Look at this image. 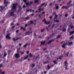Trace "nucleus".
Wrapping results in <instances>:
<instances>
[{"label": "nucleus", "mask_w": 74, "mask_h": 74, "mask_svg": "<svg viewBox=\"0 0 74 74\" xmlns=\"http://www.w3.org/2000/svg\"><path fill=\"white\" fill-rule=\"evenodd\" d=\"M39 56H40V55H38L36 56L35 58V60H36L37 59H38V58H39Z\"/></svg>", "instance_id": "a878e982"}, {"label": "nucleus", "mask_w": 74, "mask_h": 74, "mask_svg": "<svg viewBox=\"0 0 74 74\" xmlns=\"http://www.w3.org/2000/svg\"><path fill=\"white\" fill-rule=\"evenodd\" d=\"M62 47L63 48H66V47H66V45L64 43L62 45Z\"/></svg>", "instance_id": "a211bd4d"}, {"label": "nucleus", "mask_w": 74, "mask_h": 74, "mask_svg": "<svg viewBox=\"0 0 74 74\" xmlns=\"http://www.w3.org/2000/svg\"><path fill=\"white\" fill-rule=\"evenodd\" d=\"M55 34H52L50 36V37H53V36L54 35H55Z\"/></svg>", "instance_id": "79ce46f5"}, {"label": "nucleus", "mask_w": 74, "mask_h": 74, "mask_svg": "<svg viewBox=\"0 0 74 74\" xmlns=\"http://www.w3.org/2000/svg\"><path fill=\"white\" fill-rule=\"evenodd\" d=\"M39 0H35L34 1V2L35 3H38L39 2Z\"/></svg>", "instance_id": "aec40b11"}, {"label": "nucleus", "mask_w": 74, "mask_h": 74, "mask_svg": "<svg viewBox=\"0 0 74 74\" xmlns=\"http://www.w3.org/2000/svg\"><path fill=\"white\" fill-rule=\"evenodd\" d=\"M66 45H69V44H67V42H66V43H64Z\"/></svg>", "instance_id": "603ef678"}, {"label": "nucleus", "mask_w": 74, "mask_h": 74, "mask_svg": "<svg viewBox=\"0 0 74 74\" xmlns=\"http://www.w3.org/2000/svg\"><path fill=\"white\" fill-rule=\"evenodd\" d=\"M5 72L4 71H3L1 73V74H5Z\"/></svg>", "instance_id": "6e6d98bb"}, {"label": "nucleus", "mask_w": 74, "mask_h": 74, "mask_svg": "<svg viewBox=\"0 0 74 74\" xmlns=\"http://www.w3.org/2000/svg\"><path fill=\"white\" fill-rule=\"evenodd\" d=\"M31 11H32V12L33 13V12H34V10H32Z\"/></svg>", "instance_id": "69168bd1"}, {"label": "nucleus", "mask_w": 74, "mask_h": 74, "mask_svg": "<svg viewBox=\"0 0 74 74\" xmlns=\"http://www.w3.org/2000/svg\"><path fill=\"white\" fill-rule=\"evenodd\" d=\"M73 37H74V36H72L70 37L69 39H73V38H74Z\"/></svg>", "instance_id": "72a5a7b5"}, {"label": "nucleus", "mask_w": 74, "mask_h": 74, "mask_svg": "<svg viewBox=\"0 0 74 74\" xmlns=\"http://www.w3.org/2000/svg\"><path fill=\"white\" fill-rule=\"evenodd\" d=\"M29 2H26V5L27 6H29Z\"/></svg>", "instance_id": "2f4dec72"}, {"label": "nucleus", "mask_w": 74, "mask_h": 74, "mask_svg": "<svg viewBox=\"0 0 74 74\" xmlns=\"http://www.w3.org/2000/svg\"><path fill=\"white\" fill-rule=\"evenodd\" d=\"M45 5V3H43L42 4H41V6L42 7L44 5Z\"/></svg>", "instance_id": "09e8293b"}, {"label": "nucleus", "mask_w": 74, "mask_h": 74, "mask_svg": "<svg viewBox=\"0 0 74 74\" xmlns=\"http://www.w3.org/2000/svg\"><path fill=\"white\" fill-rule=\"evenodd\" d=\"M53 66H54V64L52 65L51 66H49V64L47 65V67L48 69L49 70V69H51V67H53Z\"/></svg>", "instance_id": "423d86ee"}, {"label": "nucleus", "mask_w": 74, "mask_h": 74, "mask_svg": "<svg viewBox=\"0 0 74 74\" xmlns=\"http://www.w3.org/2000/svg\"><path fill=\"white\" fill-rule=\"evenodd\" d=\"M29 51H26L27 54H29Z\"/></svg>", "instance_id": "5fc2aeb1"}, {"label": "nucleus", "mask_w": 74, "mask_h": 74, "mask_svg": "<svg viewBox=\"0 0 74 74\" xmlns=\"http://www.w3.org/2000/svg\"><path fill=\"white\" fill-rule=\"evenodd\" d=\"M36 21H37V20H35V21H34V22H35V23H34V22H33V21H30V24L31 25H32V23H33V24H34V25H36V23H36Z\"/></svg>", "instance_id": "39448f33"}, {"label": "nucleus", "mask_w": 74, "mask_h": 74, "mask_svg": "<svg viewBox=\"0 0 74 74\" xmlns=\"http://www.w3.org/2000/svg\"><path fill=\"white\" fill-rule=\"evenodd\" d=\"M65 6H63L61 8V9H63L64 8H65Z\"/></svg>", "instance_id": "a19ab883"}, {"label": "nucleus", "mask_w": 74, "mask_h": 74, "mask_svg": "<svg viewBox=\"0 0 74 74\" xmlns=\"http://www.w3.org/2000/svg\"><path fill=\"white\" fill-rule=\"evenodd\" d=\"M35 66V64H32L31 65V67H33Z\"/></svg>", "instance_id": "dca6fc26"}, {"label": "nucleus", "mask_w": 74, "mask_h": 74, "mask_svg": "<svg viewBox=\"0 0 74 74\" xmlns=\"http://www.w3.org/2000/svg\"><path fill=\"white\" fill-rule=\"evenodd\" d=\"M65 69L66 70H67V67L68 66V65H65Z\"/></svg>", "instance_id": "8fccbe9b"}, {"label": "nucleus", "mask_w": 74, "mask_h": 74, "mask_svg": "<svg viewBox=\"0 0 74 74\" xmlns=\"http://www.w3.org/2000/svg\"><path fill=\"white\" fill-rule=\"evenodd\" d=\"M58 17V15L56 14L55 15V17H54V19H57V18Z\"/></svg>", "instance_id": "b1692460"}, {"label": "nucleus", "mask_w": 74, "mask_h": 74, "mask_svg": "<svg viewBox=\"0 0 74 74\" xmlns=\"http://www.w3.org/2000/svg\"><path fill=\"white\" fill-rule=\"evenodd\" d=\"M49 18L50 19H52V16H50L49 17Z\"/></svg>", "instance_id": "0e129e2a"}, {"label": "nucleus", "mask_w": 74, "mask_h": 74, "mask_svg": "<svg viewBox=\"0 0 74 74\" xmlns=\"http://www.w3.org/2000/svg\"><path fill=\"white\" fill-rule=\"evenodd\" d=\"M44 31H45V29H41L40 32L42 33V32H44Z\"/></svg>", "instance_id": "7c9ffc66"}, {"label": "nucleus", "mask_w": 74, "mask_h": 74, "mask_svg": "<svg viewBox=\"0 0 74 74\" xmlns=\"http://www.w3.org/2000/svg\"><path fill=\"white\" fill-rule=\"evenodd\" d=\"M30 4H33V2H32V1H30Z\"/></svg>", "instance_id": "338daca9"}, {"label": "nucleus", "mask_w": 74, "mask_h": 74, "mask_svg": "<svg viewBox=\"0 0 74 74\" xmlns=\"http://www.w3.org/2000/svg\"><path fill=\"white\" fill-rule=\"evenodd\" d=\"M28 57H29V56L28 55H27L26 56L23 57L24 59V60H26Z\"/></svg>", "instance_id": "9b49d317"}, {"label": "nucleus", "mask_w": 74, "mask_h": 74, "mask_svg": "<svg viewBox=\"0 0 74 74\" xmlns=\"http://www.w3.org/2000/svg\"><path fill=\"white\" fill-rule=\"evenodd\" d=\"M64 64L65 66L67 65V61H65Z\"/></svg>", "instance_id": "c85d7f7f"}, {"label": "nucleus", "mask_w": 74, "mask_h": 74, "mask_svg": "<svg viewBox=\"0 0 74 74\" xmlns=\"http://www.w3.org/2000/svg\"><path fill=\"white\" fill-rule=\"evenodd\" d=\"M0 8H1V9L2 10H3V9L5 8V7H4L3 8V7L2 6H1L0 7Z\"/></svg>", "instance_id": "ea45409f"}, {"label": "nucleus", "mask_w": 74, "mask_h": 74, "mask_svg": "<svg viewBox=\"0 0 74 74\" xmlns=\"http://www.w3.org/2000/svg\"><path fill=\"white\" fill-rule=\"evenodd\" d=\"M30 11V12H32V10L31 9H27L26 11V12H29Z\"/></svg>", "instance_id": "6ab92c4d"}, {"label": "nucleus", "mask_w": 74, "mask_h": 74, "mask_svg": "<svg viewBox=\"0 0 74 74\" xmlns=\"http://www.w3.org/2000/svg\"><path fill=\"white\" fill-rule=\"evenodd\" d=\"M63 56H60L59 57V59H62V57H63Z\"/></svg>", "instance_id": "c9c22d12"}, {"label": "nucleus", "mask_w": 74, "mask_h": 74, "mask_svg": "<svg viewBox=\"0 0 74 74\" xmlns=\"http://www.w3.org/2000/svg\"><path fill=\"white\" fill-rule=\"evenodd\" d=\"M21 55H22L23 54H24V52L22 51L21 53Z\"/></svg>", "instance_id": "864d4df0"}, {"label": "nucleus", "mask_w": 74, "mask_h": 74, "mask_svg": "<svg viewBox=\"0 0 74 74\" xmlns=\"http://www.w3.org/2000/svg\"><path fill=\"white\" fill-rule=\"evenodd\" d=\"M23 8H26V6L23 5Z\"/></svg>", "instance_id": "4d7b16f0"}, {"label": "nucleus", "mask_w": 74, "mask_h": 74, "mask_svg": "<svg viewBox=\"0 0 74 74\" xmlns=\"http://www.w3.org/2000/svg\"><path fill=\"white\" fill-rule=\"evenodd\" d=\"M15 25H14L11 27V28L12 29H14V28H15Z\"/></svg>", "instance_id": "052dcab7"}, {"label": "nucleus", "mask_w": 74, "mask_h": 74, "mask_svg": "<svg viewBox=\"0 0 74 74\" xmlns=\"http://www.w3.org/2000/svg\"><path fill=\"white\" fill-rule=\"evenodd\" d=\"M68 45H73V43L72 42H68Z\"/></svg>", "instance_id": "2eb2a0df"}, {"label": "nucleus", "mask_w": 74, "mask_h": 74, "mask_svg": "<svg viewBox=\"0 0 74 74\" xmlns=\"http://www.w3.org/2000/svg\"><path fill=\"white\" fill-rule=\"evenodd\" d=\"M69 53L67 52V53L65 54V55H66L67 56H69Z\"/></svg>", "instance_id": "e433bc0d"}, {"label": "nucleus", "mask_w": 74, "mask_h": 74, "mask_svg": "<svg viewBox=\"0 0 74 74\" xmlns=\"http://www.w3.org/2000/svg\"><path fill=\"white\" fill-rule=\"evenodd\" d=\"M14 57H15V58H18L20 57L19 54V53H15L14 54Z\"/></svg>", "instance_id": "20e7f679"}, {"label": "nucleus", "mask_w": 74, "mask_h": 74, "mask_svg": "<svg viewBox=\"0 0 74 74\" xmlns=\"http://www.w3.org/2000/svg\"><path fill=\"white\" fill-rule=\"evenodd\" d=\"M38 12H40L41 11H43L44 10V8H42V9H39L38 10Z\"/></svg>", "instance_id": "ddd939ff"}, {"label": "nucleus", "mask_w": 74, "mask_h": 74, "mask_svg": "<svg viewBox=\"0 0 74 74\" xmlns=\"http://www.w3.org/2000/svg\"><path fill=\"white\" fill-rule=\"evenodd\" d=\"M7 4L8 3V2H6V0H4V4Z\"/></svg>", "instance_id": "f704fd0d"}, {"label": "nucleus", "mask_w": 74, "mask_h": 74, "mask_svg": "<svg viewBox=\"0 0 74 74\" xmlns=\"http://www.w3.org/2000/svg\"><path fill=\"white\" fill-rule=\"evenodd\" d=\"M47 49V47H46L45 48H44L43 49V51H45V50H46V49Z\"/></svg>", "instance_id": "bf43d9fd"}, {"label": "nucleus", "mask_w": 74, "mask_h": 74, "mask_svg": "<svg viewBox=\"0 0 74 74\" xmlns=\"http://www.w3.org/2000/svg\"><path fill=\"white\" fill-rule=\"evenodd\" d=\"M20 38H21V37L18 38L16 39H15V38H13V41H17V40H18V39H20Z\"/></svg>", "instance_id": "0eeeda50"}, {"label": "nucleus", "mask_w": 74, "mask_h": 74, "mask_svg": "<svg viewBox=\"0 0 74 74\" xmlns=\"http://www.w3.org/2000/svg\"><path fill=\"white\" fill-rule=\"evenodd\" d=\"M60 37H61V35H60H60H59L58 36L57 38H59Z\"/></svg>", "instance_id": "58836bf2"}, {"label": "nucleus", "mask_w": 74, "mask_h": 74, "mask_svg": "<svg viewBox=\"0 0 74 74\" xmlns=\"http://www.w3.org/2000/svg\"><path fill=\"white\" fill-rule=\"evenodd\" d=\"M29 55V57H32L33 56V55L32 54V53H30Z\"/></svg>", "instance_id": "473e14b6"}, {"label": "nucleus", "mask_w": 74, "mask_h": 74, "mask_svg": "<svg viewBox=\"0 0 74 74\" xmlns=\"http://www.w3.org/2000/svg\"><path fill=\"white\" fill-rule=\"evenodd\" d=\"M72 2V1L71 0H69V2L67 3V5H69Z\"/></svg>", "instance_id": "f8f14e48"}, {"label": "nucleus", "mask_w": 74, "mask_h": 74, "mask_svg": "<svg viewBox=\"0 0 74 74\" xmlns=\"http://www.w3.org/2000/svg\"><path fill=\"white\" fill-rule=\"evenodd\" d=\"M67 16H68V14H65V16L66 17H67Z\"/></svg>", "instance_id": "680f3d73"}, {"label": "nucleus", "mask_w": 74, "mask_h": 74, "mask_svg": "<svg viewBox=\"0 0 74 74\" xmlns=\"http://www.w3.org/2000/svg\"><path fill=\"white\" fill-rule=\"evenodd\" d=\"M10 34H8L6 36V38L7 39H9V40H10L11 39V37H10Z\"/></svg>", "instance_id": "7ed1b4c3"}, {"label": "nucleus", "mask_w": 74, "mask_h": 74, "mask_svg": "<svg viewBox=\"0 0 74 74\" xmlns=\"http://www.w3.org/2000/svg\"><path fill=\"white\" fill-rule=\"evenodd\" d=\"M56 12H53V13L52 14L53 15H56Z\"/></svg>", "instance_id": "a18cd8bd"}, {"label": "nucleus", "mask_w": 74, "mask_h": 74, "mask_svg": "<svg viewBox=\"0 0 74 74\" xmlns=\"http://www.w3.org/2000/svg\"><path fill=\"white\" fill-rule=\"evenodd\" d=\"M63 42H64V41H62V42H61V43H60L61 44H63Z\"/></svg>", "instance_id": "e2e57ef3"}, {"label": "nucleus", "mask_w": 74, "mask_h": 74, "mask_svg": "<svg viewBox=\"0 0 74 74\" xmlns=\"http://www.w3.org/2000/svg\"><path fill=\"white\" fill-rule=\"evenodd\" d=\"M53 62L54 63V64H58V62H56V60H54L53 61Z\"/></svg>", "instance_id": "cd10ccee"}, {"label": "nucleus", "mask_w": 74, "mask_h": 74, "mask_svg": "<svg viewBox=\"0 0 74 74\" xmlns=\"http://www.w3.org/2000/svg\"><path fill=\"white\" fill-rule=\"evenodd\" d=\"M47 21H46V19H44L42 21V22H44L45 23V22H46Z\"/></svg>", "instance_id": "c03bdc74"}, {"label": "nucleus", "mask_w": 74, "mask_h": 74, "mask_svg": "<svg viewBox=\"0 0 74 74\" xmlns=\"http://www.w3.org/2000/svg\"><path fill=\"white\" fill-rule=\"evenodd\" d=\"M45 41L44 42H43L42 41L40 42V46H41V45H44L45 44Z\"/></svg>", "instance_id": "6e6552de"}, {"label": "nucleus", "mask_w": 74, "mask_h": 74, "mask_svg": "<svg viewBox=\"0 0 74 74\" xmlns=\"http://www.w3.org/2000/svg\"><path fill=\"white\" fill-rule=\"evenodd\" d=\"M3 64L1 63V64H0V68H1V67H2V66H3ZM1 71V70L0 69V71Z\"/></svg>", "instance_id": "4c0bfd02"}, {"label": "nucleus", "mask_w": 74, "mask_h": 74, "mask_svg": "<svg viewBox=\"0 0 74 74\" xmlns=\"http://www.w3.org/2000/svg\"><path fill=\"white\" fill-rule=\"evenodd\" d=\"M20 48H18L17 50V52L18 53H21V51H20Z\"/></svg>", "instance_id": "5701e85b"}, {"label": "nucleus", "mask_w": 74, "mask_h": 74, "mask_svg": "<svg viewBox=\"0 0 74 74\" xmlns=\"http://www.w3.org/2000/svg\"><path fill=\"white\" fill-rule=\"evenodd\" d=\"M22 7L21 6L19 5L18 6V11L20 12L22 11Z\"/></svg>", "instance_id": "9d476101"}, {"label": "nucleus", "mask_w": 74, "mask_h": 74, "mask_svg": "<svg viewBox=\"0 0 74 74\" xmlns=\"http://www.w3.org/2000/svg\"><path fill=\"white\" fill-rule=\"evenodd\" d=\"M19 32V30H17L16 31V33H18Z\"/></svg>", "instance_id": "774afa93"}, {"label": "nucleus", "mask_w": 74, "mask_h": 74, "mask_svg": "<svg viewBox=\"0 0 74 74\" xmlns=\"http://www.w3.org/2000/svg\"><path fill=\"white\" fill-rule=\"evenodd\" d=\"M71 33L72 34H73V33H74V31H71V32H70L69 33Z\"/></svg>", "instance_id": "3c124183"}, {"label": "nucleus", "mask_w": 74, "mask_h": 74, "mask_svg": "<svg viewBox=\"0 0 74 74\" xmlns=\"http://www.w3.org/2000/svg\"><path fill=\"white\" fill-rule=\"evenodd\" d=\"M16 4L15 3H14L13 4V6L12 8V11H15L16 10Z\"/></svg>", "instance_id": "f257e3e1"}, {"label": "nucleus", "mask_w": 74, "mask_h": 74, "mask_svg": "<svg viewBox=\"0 0 74 74\" xmlns=\"http://www.w3.org/2000/svg\"><path fill=\"white\" fill-rule=\"evenodd\" d=\"M59 6L58 5L56 6L55 7V9H56V10H58L59 9Z\"/></svg>", "instance_id": "bb28decb"}, {"label": "nucleus", "mask_w": 74, "mask_h": 74, "mask_svg": "<svg viewBox=\"0 0 74 74\" xmlns=\"http://www.w3.org/2000/svg\"><path fill=\"white\" fill-rule=\"evenodd\" d=\"M14 11H13V12H11L9 13L10 16H12V15L13 14L14 12Z\"/></svg>", "instance_id": "4468645a"}, {"label": "nucleus", "mask_w": 74, "mask_h": 74, "mask_svg": "<svg viewBox=\"0 0 74 74\" xmlns=\"http://www.w3.org/2000/svg\"><path fill=\"white\" fill-rule=\"evenodd\" d=\"M7 54L5 53V52H4L3 57H5L7 56Z\"/></svg>", "instance_id": "4be33fe9"}, {"label": "nucleus", "mask_w": 74, "mask_h": 74, "mask_svg": "<svg viewBox=\"0 0 74 74\" xmlns=\"http://www.w3.org/2000/svg\"><path fill=\"white\" fill-rule=\"evenodd\" d=\"M54 21L55 22H59V20H55Z\"/></svg>", "instance_id": "37998d69"}, {"label": "nucleus", "mask_w": 74, "mask_h": 74, "mask_svg": "<svg viewBox=\"0 0 74 74\" xmlns=\"http://www.w3.org/2000/svg\"><path fill=\"white\" fill-rule=\"evenodd\" d=\"M28 45V43H27L25 45H24V48H26L27 47V45Z\"/></svg>", "instance_id": "c756f323"}, {"label": "nucleus", "mask_w": 74, "mask_h": 74, "mask_svg": "<svg viewBox=\"0 0 74 74\" xmlns=\"http://www.w3.org/2000/svg\"><path fill=\"white\" fill-rule=\"evenodd\" d=\"M48 63V61H47L46 62H43V64H46V63Z\"/></svg>", "instance_id": "49530a36"}, {"label": "nucleus", "mask_w": 74, "mask_h": 74, "mask_svg": "<svg viewBox=\"0 0 74 74\" xmlns=\"http://www.w3.org/2000/svg\"><path fill=\"white\" fill-rule=\"evenodd\" d=\"M51 40L50 41H49L48 42L46 43V44H49L50 43H51V42H52V41H53L54 40Z\"/></svg>", "instance_id": "1a4fd4ad"}, {"label": "nucleus", "mask_w": 74, "mask_h": 74, "mask_svg": "<svg viewBox=\"0 0 74 74\" xmlns=\"http://www.w3.org/2000/svg\"><path fill=\"white\" fill-rule=\"evenodd\" d=\"M45 24H46V25H49V24H50V22L49 21H46L45 22Z\"/></svg>", "instance_id": "f3484780"}, {"label": "nucleus", "mask_w": 74, "mask_h": 74, "mask_svg": "<svg viewBox=\"0 0 74 74\" xmlns=\"http://www.w3.org/2000/svg\"><path fill=\"white\" fill-rule=\"evenodd\" d=\"M4 22V19H3L2 21H0L1 23H3Z\"/></svg>", "instance_id": "393cba45"}, {"label": "nucleus", "mask_w": 74, "mask_h": 74, "mask_svg": "<svg viewBox=\"0 0 74 74\" xmlns=\"http://www.w3.org/2000/svg\"><path fill=\"white\" fill-rule=\"evenodd\" d=\"M2 48V46H1V43H0V49Z\"/></svg>", "instance_id": "de8ad7c7"}, {"label": "nucleus", "mask_w": 74, "mask_h": 74, "mask_svg": "<svg viewBox=\"0 0 74 74\" xmlns=\"http://www.w3.org/2000/svg\"><path fill=\"white\" fill-rule=\"evenodd\" d=\"M32 31L29 32V31H27L25 33V36H26V35H29L30 33H32Z\"/></svg>", "instance_id": "f03ea898"}, {"label": "nucleus", "mask_w": 74, "mask_h": 74, "mask_svg": "<svg viewBox=\"0 0 74 74\" xmlns=\"http://www.w3.org/2000/svg\"><path fill=\"white\" fill-rule=\"evenodd\" d=\"M66 31V29L65 28H63L62 30V32H65Z\"/></svg>", "instance_id": "412c9836"}, {"label": "nucleus", "mask_w": 74, "mask_h": 74, "mask_svg": "<svg viewBox=\"0 0 74 74\" xmlns=\"http://www.w3.org/2000/svg\"><path fill=\"white\" fill-rule=\"evenodd\" d=\"M45 13L44 12H42V15H44V14H45Z\"/></svg>", "instance_id": "13d9d810"}]
</instances>
